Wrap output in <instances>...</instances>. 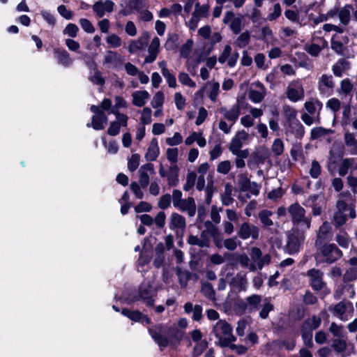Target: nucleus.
Listing matches in <instances>:
<instances>
[{
	"label": "nucleus",
	"instance_id": "1",
	"mask_svg": "<svg viewBox=\"0 0 357 357\" xmlns=\"http://www.w3.org/2000/svg\"><path fill=\"white\" fill-rule=\"evenodd\" d=\"M148 332L160 348L176 347L184 336V332L175 324H155L148 328Z\"/></svg>",
	"mask_w": 357,
	"mask_h": 357
},
{
	"label": "nucleus",
	"instance_id": "59",
	"mask_svg": "<svg viewBox=\"0 0 357 357\" xmlns=\"http://www.w3.org/2000/svg\"><path fill=\"white\" fill-rule=\"evenodd\" d=\"M336 241L343 248H347L349 245V238L347 233H344L343 234H337L335 238Z\"/></svg>",
	"mask_w": 357,
	"mask_h": 357
},
{
	"label": "nucleus",
	"instance_id": "19",
	"mask_svg": "<svg viewBox=\"0 0 357 357\" xmlns=\"http://www.w3.org/2000/svg\"><path fill=\"white\" fill-rule=\"evenodd\" d=\"M289 128L291 129V132L296 139H301L305 135V128L298 119L290 123Z\"/></svg>",
	"mask_w": 357,
	"mask_h": 357
},
{
	"label": "nucleus",
	"instance_id": "48",
	"mask_svg": "<svg viewBox=\"0 0 357 357\" xmlns=\"http://www.w3.org/2000/svg\"><path fill=\"white\" fill-rule=\"evenodd\" d=\"M152 111L149 107H144L142 110L140 121L142 126L149 125L151 123Z\"/></svg>",
	"mask_w": 357,
	"mask_h": 357
},
{
	"label": "nucleus",
	"instance_id": "27",
	"mask_svg": "<svg viewBox=\"0 0 357 357\" xmlns=\"http://www.w3.org/2000/svg\"><path fill=\"white\" fill-rule=\"evenodd\" d=\"M332 132L333 130L331 129H326L323 127H314L311 130L310 139L314 140Z\"/></svg>",
	"mask_w": 357,
	"mask_h": 357
},
{
	"label": "nucleus",
	"instance_id": "18",
	"mask_svg": "<svg viewBox=\"0 0 357 357\" xmlns=\"http://www.w3.org/2000/svg\"><path fill=\"white\" fill-rule=\"evenodd\" d=\"M178 172L179 169L176 165L171 166L169 168L168 173L167 175V183L169 186H176L179 181L178 179Z\"/></svg>",
	"mask_w": 357,
	"mask_h": 357
},
{
	"label": "nucleus",
	"instance_id": "6",
	"mask_svg": "<svg viewBox=\"0 0 357 357\" xmlns=\"http://www.w3.org/2000/svg\"><path fill=\"white\" fill-rule=\"evenodd\" d=\"M310 278V285L315 291H319L324 289L326 283L323 281L324 273L316 268H311L307 271L306 274Z\"/></svg>",
	"mask_w": 357,
	"mask_h": 357
},
{
	"label": "nucleus",
	"instance_id": "62",
	"mask_svg": "<svg viewBox=\"0 0 357 357\" xmlns=\"http://www.w3.org/2000/svg\"><path fill=\"white\" fill-rule=\"evenodd\" d=\"M282 14V8L279 3H276L273 6V12L268 14L267 19L269 21L277 20Z\"/></svg>",
	"mask_w": 357,
	"mask_h": 357
},
{
	"label": "nucleus",
	"instance_id": "12",
	"mask_svg": "<svg viewBox=\"0 0 357 357\" xmlns=\"http://www.w3.org/2000/svg\"><path fill=\"white\" fill-rule=\"evenodd\" d=\"M54 54L58 60V63L64 67H69L73 63L70 54L63 48H54Z\"/></svg>",
	"mask_w": 357,
	"mask_h": 357
},
{
	"label": "nucleus",
	"instance_id": "20",
	"mask_svg": "<svg viewBox=\"0 0 357 357\" xmlns=\"http://www.w3.org/2000/svg\"><path fill=\"white\" fill-rule=\"evenodd\" d=\"M121 312L124 317L134 322L139 323L140 321H142L143 313L138 310H130L126 307H123L121 310Z\"/></svg>",
	"mask_w": 357,
	"mask_h": 357
},
{
	"label": "nucleus",
	"instance_id": "31",
	"mask_svg": "<svg viewBox=\"0 0 357 357\" xmlns=\"http://www.w3.org/2000/svg\"><path fill=\"white\" fill-rule=\"evenodd\" d=\"M209 6L208 4L200 6L199 2L195 4V10L192 15L195 17L200 18L201 17H206L208 13Z\"/></svg>",
	"mask_w": 357,
	"mask_h": 357
},
{
	"label": "nucleus",
	"instance_id": "37",
	"mask_svg": "<svg viewBox=\"0 0 357 357\" xmlns=\"http://www.w3.org/2000/svg\"><path fill=\"white\" fill-rule=\"evenodd\" d=\"M247 278L245 273H238L235 278H232L231 283H236L241 289L245 290L247 284Z\"/></svg>",
	"mask_w": 357,
	"mask_h": 357
},
{
	"label": "nucleus",
	"instance_id": "21",
	"mask_svg": "<svg viewBox=\"0 0 357 357\" xmlns=\"http://www.w3.org/2000/svg\"><path fill=\"white\" fill-rule=\"evenodd\" d=\"M238 187L240 192H247L250 188L251 181L246 174L238 175Z\"/></svg>",
	"mask_w": 357,
	"mask_h": 357
},
{
	"label": "nucleus",
	"instance_id": "15",
	"mask_svg": "<svg viewBox=\"0 0 357 357\" xmlns=\"http://www.w3.org/2000/svg\"><path fill=\"white\" fill-rule=\"evenodd\" d=\"M335 86L332 75H327L324 74L318 82V89L320 94L324 95L326 93V87L333 89Z\"/></svg>",
	"mask_w": 357,
	"mask_h": 357
},
{
	"label": "nucleus",
	"instance_id": "26",
	"mask_svg": "<svg viewBox=\"0 0 357 357\" xmlns=\"http://www.w3.org/2000/svg\"><path fill=\"white\" fill-rule=\"evenodd\" d=\"M232 185L229 183H227L225 185V192L222 195V203L225 206L230 205L234 199L231 197Z\"/></svg>",
	"mask_w": 357,
	"mask_h": 357
},
{
	"label": "nucleus",
	"instance_id": "2",
	"mask_svg": "<svg viewBox=\"0 0 357 357\" xmlns=\"http://www.w3.org/2000/svg\"><path fill=\"white\" fill-rule=\"evenodd\" d=\"M205 229L201 231L200 238L197 236L190 235L188 243L192 245H197L199 248H209L211 238L218 248L222 247L223 234L217 227V225H204Z\"/></svg>",
	"mask_w": 357,
	"mask_h": 357
},
{
	"label": "nucleus",
	"instance_id": "24",
	"mask_svg": "<svg viewBox=\"0 0 357 357\" xmlns=\"http://www.w3.org/2000/svg\"><path fill=\"white\" fill-rule=\"evenodd\" d=\"M178 35L169 33L165 44V48L167 51L175 50L178 48Z\"/></svg>",
	"mask_w": 357,
	"mask_h": 357
},
{
	"label": "nucleus",
	"instance_id": "60",
	"mask_svg": "<svg viewBox=\"0 0 357 357\" xmlns=\"http://www.w3.org/2000/svg\"><path fill=\"white\" fill-rule=\"evenodd\" d=\"M121 129V124L117 121L110 122L109 126L107 130V135L110 136H116L119 134Z\"/></svg>",
	"mask_w": 357,
	"mask_h": 357
},
{
	"label": "nucleus",
	"instance_id": "22",
	"mask_svg": "<svg viewBox=\"0 0 357 357\" xmlns=\"http://www.w3.org/2000/svg\"><path fill=\"white\" fill-rule=\"evenodd\" d=\"M349 62L344 59H340L336 64L332 66L333 74L338 77L342 76L343 71L348 67Z\"/></svg>",
	"mask_w": 357,
	"mask_h": 357
},
{
	"label": "nucleus",
	"instance_id": "29",
	"mask_svg": "<svg viewBox=\"0 0 357 357\" xmlns=\"http://www.w3.org/2000/svg\"><path fill=\"white\" fill-rule=\"evenodd\" d=\"M147 44L148 42H143L141 38L137 40H132L128 46V52L130 54H135L137 51L142 50Z\"/></svg>",
	"mask_w": 357,
	"mask_h": 357
},
{
	"label": "nucleus",
	"instance_id": "4",
	"mask_svg": "<svg viewBox=\"0 0 357 357\" xmlns=\"http://www.w3.org/2000/svg\"><path fill=\"white\" fill-rule=\"evenodd\" d=\"M142 301L146 307H153L155 305V299L151 295V285L150 284H142L138 288L137 294L132 296L128 303Z\"/></svg>",
	"mask_w": 357,
	"mask_h": 357
},
{
	"label": "nucleus",
	"instance_id": "51",
	"mask_svg": "<svg viewBox=\"0 0 357 357\" xmlns=\"http://www.w3.org/2000/svg\"><path fill=\"white\" fill-rule=\"evenodd\" d=\"M236 40L238 43V46L240 47H246L250 41V32L248 31L243 32L240 34Z\"/></svg>",
	"mask_w": 357,
	"mask_h": 357
},
{
	"label": "nucleus",
	"instance_id": "56",
	"mask_svg": "<svg viewBox=\"0 0 357 357\" xmlns=\"http://www.w3.org/2000/svg\"><path fill=\"white\" fill-rule=\"evenodd\" d=\"M183 142V137L180 132H176L172 137H167L166 139V143L169 146H173L181 144Z\"/></svg>",
	"mask_w": 357,
	"mask_h": 357
},
{
	"label": "nucleus",
	"instance_id": "54",
	"mask_svg": "<svg viewBox=\"0 0 357 357\" xmlns=\"http://www.w3.org/2000/svg\"><path fill=\"white\" fill-rule=\"evenodd\" d=\"M321 168L319 162L317 160H313L312 162L311 168L310 169V175L313 178H317L321 174Z\"/></svg>",
	"mask_w": 357,
	"mask_h": 357
},
{
	"label": "nucleus",
	"instance_id": "8",
	"mask_svg": "<svg viewBox=\"0 0 357 357\" xmlns=\"http://www.w3.org/2000/svg\"><path fill=\"white\" fill-rule=\"evenodd\" d=\"M288 213L291 218L292 223H310V221L304 220L305 210L298 202L291 204L288 208Z\"/></svg>",
	"mask_w": 357,
	"mask_h": 357
},
{
	"label": "nucleus",
	"instance_id": "52",
	"mask_svg": "<svg viewBox=\"0 0 357 357\" xmlns=\"http://www.w3.org/2000/svg\"><path fill=\"white\" fill-rule=\"evenodd\" d=\"M159 154H160V149H155V148L149 146L147 151L145 153V158L149 162L155 161V160H156Z\"/></svg>",
	"mask_w": 357,
	"mask_h": 357
},
{
	"label": "nucleus",
	"instance_id": "9",
	"mask_svg": "<svg viewBox=\"0 0 357 357\" xmlns=\"http://www.w3.org/2000/svg\"><path fill=\"white\" fill-rule=\"evenodd\" d=\"M146 0H124L126 8L120 10L119 14L123 16H128L132 11L141 12V10L145 7L144 2Z\"/></svg>",
	"mask_w": 357,
	"mask_h": 357
},
{
	"label": "nucleus",
	"instance_id": "33",
	"mask_svg": "<svg viewBox=\"0 0 357 357\" xmlns=\"http://www.w3.org/2000/svg\"><path fill=\"white\" fill-rule=\"evenodd\" d=\"M196 179L197 174L195 172H188L186 177V182L183 188V190L186 192L190 191L194 187Z\"/></svg>",
	"mask_w": 357,
	"mask_h": 357
},
{
	"label": "nucleus",
	"instance_id": "58",
	"mask_svg": "<svg viewBox=\"0 0 357 357\" xmlns=\"http://www.w3.org/2000/svg\"><path fill=\"white\" fill-rule=\"evenodd\" d=\"M332 347H333V348L334 349V350L335 351H337L338 353H341V352H343V351H344L346 350V349H347V342L344 340L335 339L333 340Z\"/></svg>",
	"mask_w": 357,
	"mask_h": 357
},
{
	"label": "nucleus",
	"instance_id": "3",
	"mask_svg": "<svg viewBox=\"0 0 357 357\" xmlns=\"http://www.w3.org/2000/svg\"><path fill=\"white\" fill-rule=\"evenodd\" d=\"M314 254L317 264H331L337 261L342 256V252L335 243H326L314 246Z\"/></svg>",
	"mask_w": 357,
	"mask_h": 357
},
{
	"label": "nucleus",
	"instance_id": "30",
	"mask_svg": "<svg viewBox=\"0 0 357 357\" xmlns=\"http://www.w3.org/2000/svg\"><path fill=\"white\" fill-rule=\"evenodd\" d=\"M208 343L206 340H202L195 345L192 357H199L208 348Z\"/></svg>",
	"mask_w": 357,
	"mask_h": 357
},
{
	"label": "nucleus",
	"instance_id": "47",
	"mask_svg": "<svg viewBox=\"0 0 357 357\" xmlns=\"http://www.w3.org/2000/svg\"><path fill=\"white\" fill-rule=\"evenodd\" d=\"M204 295L209 299H214L215 292L213 285L210 282H205L202 284V288Z\"/></svg>",
	"mask_w": 357,
	"mask_h": 357
},
{
	"label": "nucleus",
	"instance_id": "25",
	"mask_svg": "<svg viewBox=\"0 0 357 357\" xmlns=\"http://www.w3.org/2000/svg\"><path fill=\"white\" fill-rule=\"evenodd\" d=\"M241 114V109L239 105L235 104L225 114V118L228 120L233 121L234 123L237 121L238 119V116Z\"/></svg>",
	"mask_w": 357,
	"mask_h": 357
},
{
	"label": "nucleus",
	"instance_id": "44",
	"mask_svg": "<svg viewBox=\"0 0 357 357\" xmlns=\"http://www.w3.org/2000/svg\"><path fill=\"white\" fill-rule=\"evenodd\" d=\"M284 114L289 124L294 121L296 119V111L290 106L285 105L283 108Z\"/></svg>",
	"mask_w": 357,
	"mask_h": 357
},
{
	"label": "nucleus",
	"instance_id": "5",
	"mask_svg": "<svg viewBox=\"0 0 357 357\" xmlns=\"http://www.w3.org/2000/svg\"><path fill=\"white\" fill-rule=\"evenodd\" d=\"M303 234L294 227L288 234L287 249L289 254H294L299 250L301 242L303 239Z\"/></svg>",
	"mask_w": 357,
	"mask_h": 357
},
{
	"label": "nucleus",
	"instance_id": "45",
	"mask_svg": "<svg viewBox=\"0 0 357 357\" xmlns=\"http://www.w3.org/2000/svg\"><path fill=\"white\" fill-rule=\"evenodd\" d=\"M217 327H220V329L225 335L231 334L233 331L231 325L225 320L218 321L213 328H216Z\"/></svg>",
	"mask_w": 357,
	"mask_h": 357
},
{
	"label": "nucleus",
	"instance_id": "63",
	"mask_svg": "<svg viewBox=\"0 0 357 357\" xmlns=\"http://www.w3.org/2000/svg\"><path fill=\"white\" fill-rule=\"evenodd\" d=\"M326 106L333 112H337L340 109L341 102L336 98H332L327 101Z\"/></svg>",
	"mask_w": 357,
	"mask_h": 357
},
{
	"label": "nucleus",
	"instance_id": "50",
	"mask_svg": "<svg viewBox=\"0 0 357 357\" xmlns=\"http://www.w3.org/2000/svg\"><path fill=\"white\" fill-rule=\"evenodd\" d=\"M162 75L166 79L169 87L175 88L176 86V77L168 69H162Z\"/></svg>",
	"mask_w": 357,
	"mask_h": 357
},
{
	"label": "nucleus",
	"instance_id": "14",
	"mask_svg": "<svg viewBox=\"0 0 357 357\" xmlns=\"http://www.w3.org/2000/svg\"><path fill=\"white\" fill-rule=\"evenodd\" d=\"M132 105L137 107H143L146 100L150 98L149 92L146 90L136 91L132 93Z\"/></svg>",
	"mask_w": 357,
	"mask_h": 357
},
{
	"label": "nucleus",
	"instance_id": "23",
	"mask_svg": "<svg viewBox=\"0 0 357 357\" xmlns=\"http://www.w3.org/2000/svg\"><path fill=\"white\" fill-rule=\"evenodd\" d=\"M90 68L96 70V71L94 75L89 77V80L93 84L103 86L105 83V79L102 77L101 72L97 69L96 63L93 61L92 66Z\"/></svg>",
	"mask_w": 357,
	"mask_h": 357
},
{
	"label": "nucleus",
	"instance_id": "35",
	"mask_svg": "<svg viewBox=\"0 0 357 357\" xmlns=\"http://www.w3.org/2000/svg\"><path fill=\"white\" fill-rule=\"evenodd\" d=\"M165 101V96L162 91H159L153 96L151 105L153 108L162 107Z\"/></svg>",
	"mask_w": 357,
	"mask_h": 357
},
{
	"label": "nucleus",
	"instance_id": "36",
	"mask_svg": "<svg viewBox=\"0 0 357 357\" xmlns=\"http://www.w3.org/2000/svg\"><path fill=\"white\" fill-rule=\"evenodd\" d=\"M193 46V40L188 39L180 48V56L182 58H188Z\"/></svg>",
	"mask_w": 357,
	"mask_h": 357
},
{
	"label": "nucleus",
	"instance_id": "41",
	"mask_svg": "<svg viewBox=\"0 0 357 357\" xmlns=\"http://www.w3.org/2000/svg\"><path fill=\"white\" fill-rule=\"evenodd\" d=\"M225 260L227 261V266H230L231 268L234 269L237 267V253L225 252L224 254V261Z\"/></svg>",
	"mask_w": 357,
	"mask_h": 357
},
{
	"label": "nucleus",
	"instance_id": "46",
	"mask_svg": "<svg viewBox=\"0 0 357 357\" xmlns=\"http://www.w3.org/2000/svg\"><path fill=\"white\" fill-rule=\"evenodd\" d=\"M178 81L183 85L194 88L196 86L195 82L189 77L188 74L181 72L178 75Z\"/></svg>",
	"mask_w": 357,
	"mask_h": 357
},
{
	"label": "nucleus",
	"instance_id": "11",
	"mask_svg": "<svg viewBox=\"0 0 357 357\" xmlns=\"http://www.w3.org/2000/svg\"><path fill=\"white\" fill-rule=\"evenodd\" d=\"M238 236L244 240L252 236L253 239L257 240L259 238V229L254 225L252 228L250 225H241L238 231Z\"/></svg>",
	"mask_w": 357,
	"mask_h": 357
},
{
	"label": "nucleus",
	"instance_id": "7",
	"mask_svg": "<svg viewBox=\"0 0 357 357\" xmlns=\"http://www.w3.org/2000/svg\"><path fill=\"white\" fill-rule=\"evenodd\" d=\"M333 233L332 231L331 225H321L317 233L314 246L330 243L329 242L333 240Z\"/></svg>",
	"mask_w": 357,
	"mask_h": 357
},
{
	"label": "nucleus",
	"instance_id": "28",
	"mask_svg": "<svg viewBox=\"0 0 357 357\" xmlns=\"http://www.w3.org/2000/svg\"><path fill=\"white\" fill-rule=\"evenodd\" d=\"M352 306V303L348 301L347 303L344 301H340L333 307H329L328 310L331 311L333 310L334 314L337 316H342L347 310V305Z\"/></svg>",
	"mask_w": 357,
	"mask_h": 357
},
{
	"label": "nucleus",
	"instance_id": "17",
	"mask_svg": "<svg viewBox=\"0 0 357 357\" xmlns=\"http://www.w3.org/2000/svg\"><path fill=\"white\" fill-rule=\"evenodd\" d=\"M108 120L107 116L106 114H103V116L101 117L99 116H92L91 122L87 123L86 126L88 128L92 127L96 130H101L105 128L104 123H107Z\"/></svg>",
	"mask_w": 357,
	"mask_h": 357
},
{
	"label": "nucleus",
	"instance_id": "55",
	"mask_svg": "<svg viewBox=\"0 0 357 357\" xmlns=\"http://www.w3.org/2000/svg\"><path fill=\"white\" fill-rule=\"evenodd\" d=\"M107 43L114 48L119 47L121 45V38L116 34H112L107 37Z\"/></svg>",
	"mask_w": 357,
	"mask_h": 357
},
{
	"label": "nucleus",
	"instance_id": "57",
	"mask_svg": "<svg viewBox=\"0 0 357 357\" xmlns=\"http://www.w3.org/2000/svg\"><path fill=\"white\" fill-rule=\"evenodd\" d=\"M78 31L79 28L75 24L69 23L64 29L63 33L68 35L71 38H75L77 36Z\"/></svg>",
	"mask_w": 357,
	"mask_h": 357
},
{
	"label": "nucleus",
	"instance_id": "10",
	"mask_svg": "<svg viewBox=\"0 0 357 357\" xmlns=\"http://www.w3.org/2000/svg\"><path fill=\"white\" fill-rule=\"evenodd\" d=\"M312 331L310 319L305 320L301 326V337L304 344L309 348L313 347Z\"/></svg>",
	"mask_w": 357,
	"mask_h": 357
},
{
	"label": "nucleus",
	"instance_id": "34",
	"mask_svg": "<svg viewBox=\"0 0 357 357\" xmlns=\"http://www.w3.org/2000/svg\"><path fill=\"white\" fill-rule=\"evenodd\" d=\"M284 143L280 138H276L273 141L271 146V151L275 156L281 155L284 152Z\"/></svg>",
	"mask_w": 357,
	"mask_h": 357
},
{
	"label": "nucleus",
	"instance_id": "16",
	"mask_svg": "<svg viewBox=\"0 0 357 357\" xmlns=\"http://www.w3.org/2000/svg\"><path fill=\"white\" fill-rule=\"evenodd\" d=\"M148 242L150 243L149 239L148 238H145L144 240L142 250L140 252L138 259L139 264L142 266L148 264L151 261L152 257L151 249L146 248V245Z\"/></svg>",
	"mask_w": 357,
	"mask_h": 357
},
{
	"label": "nucleus",
	"instance_id": "13",
	"mask_svg": "<svg viewBox=\"0 0 357 357\" xmlns=\"http://www.w3.org/2000/svg\"><path fill=\"white\" fill-rule=\"evenodd\" d=\"M337 211L333 215L334 223H346L347 214L345 213L346 202L343 200L337 202Z\"/></svg>",
	"mask_w": 357,
	"mask_h": 357
},
{
	"label": "nucleus",
	"instance_id": "61",
	"mask_svg": "<svg viewBox=\"0 0 357 357\" xmlns=\"http://www.w3.org/2000/svg\"><path fill=\"white\" fill-rule=\"evenodd\" d=\"M172 197L169 194L167 193L162 195L158 202V207L161 209L167 208L171 204Z\"/></svg>",
	"mask_w": 357,
	"mask_h": 357
},
{
	"label": "nucleus",
	"instance_id": "49",
	"mask_svg": "<svg viewBox=\"0 0 357 357\" xmlns=\"http://www.w3.org/2000/svg\"><path fill=\"white\" fill-rule=\"evenodd\" d=\"M336 34H334L331 40V47L337 54L342 55L344 50V45L340 40H335Z\"/></svg>",
	"mask_w": 357,
	"mask_h": 357
},
{
	"label": "nucleus",
	"instance_id": "42",
	"mask_svg": "<svg viewBox=\"0 0 357 357\" xmlns=\"http://www.w3.org/2000/svg\"><path fill=\"white\" fill-rule=\"evenodd\" d=\"M140 156L138 153H134L131 155L128 162V169L130 172L135 171L139 165Z\"/></svg>",
	"mask_w": 357,
	"mask_h": 357
},
{
	"label": "nucleus",
	"instance_id": "53",
	"mask_svg": "<svg viewBox=\"0 0 357 357\" xmlns=\"http://www.w3.org/2000/svg\"><path fill=\"white\" fill-rule=\"evenodd\" d=\"M79 24L81 27L83 29V30L88 33H92L95 32V28L93 25V24L91 22L90 20L86 18H81L79 21Z\"/></svg>",
	"mask_w": 357,
	"mask_h": 357
},
{
	"label": "nucleus",
	"instance_id": "32",
	"mask_svg": "<svg viewBox=\"0 0 357 357\" xmlns=\"http://www.w3.org/2000/svg\"><path fill=\"white\" fill-rule=\"evenodd\" d=\"M354 162V158H344L342 159V164L338 169V174L340 176H344L349 169L352 166Z\"/></svg>",
	"mask_w": 357,
	"mask_h": 357
},
{
	"label": "nucleus",
	"instance_id": "43",
	"mask_svg": "<svg viewBox=\"0 0 357 357\" xmlns=\"http://www.w3.org/2000/svg\"><path fill=\"white\" fill-rule=\"evenodd\" d=\"M265 95L266 93L264 92L251 89L249 92V98L252 102L259 103L263 100Z\"/></svg>",
	"mask_w": 357,
	"mask_h": 357
},
{
	"label": "nucleus",
	"instance_id": "39",
	"mask_svg": "<svg viewBox=\"0 0 357 357\" xmlns=\"http://www.w3.org/2000/svg\"><path fill=\"white\" fill-rule=\"evenodd\" d=\"M213 332L215 336V337L218 338V342H215L216 345L220 347H229L231 349V346L233 345V343H230L227 337H222L220 335L219 333L215 332V328H213Z\"/></svg>",
	"mask_w": 357,
	"mask_h": 357
},
{
	"label": "nucleus",
	"instance_id": "40",
	"mask_svg": "<svg viewBox=\"0 0 357 357\" xmlns=\"http://www.w3.org/2000/svg\"><path fill=\"white\" fill-rule=\"evenodd\" d=\"M121 56L116 52L108 51L107 55H106L104 58L105 63H112L114 62H121Z\"/></svg>",
	"mask_w": 357,
	"mask_h": 357
},
{
	"label": "nucleus",
	"instance_id": "38",
	"mask_svg": "<svg viewBox=\"0 0 357 357\" xmlns=\"http://www.w3.org/2000/svg\"><path fill=\"white\" fill-rule=\"evenodd\" d=\"M338 17L340 23L344 26L349 25L351 20V13L347 9H340L338 12Z\"/></svg>",
	"mask_w": 357,
	"mask_h": 357
},
{
	"label": "nucleus",
	"instance_id": "64",
	"mask_svg": "<svg viewBox=\"0 0 357 357\" xmlns=\"http://www.w3.org/2000/svg\"><path fill=\"white\" fill-rule=\"evenodd\" d=\"M353 84L349 78L344 79L340 82V88L344 94H349L353 89Z\"/></svg>",
	"mask_w": 357,
	"mask_h": 357
}]
</instances>
